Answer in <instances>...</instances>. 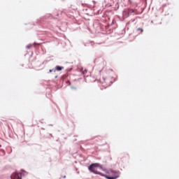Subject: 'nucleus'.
Listing matches in <instances>:
<instances>
[{
	"mask_svg": "<svg viewBox=\"0 0 179 179\" xmlns=\"http://www.w3.org/2000/svg\"><path fill=\"white\" fill-rule=\"evenodd\" d=\"M97 167L101 169V165L97 163L92 164L88 167V169L90 170V171H91V173H94V174H99V176L106 177L107 179H117L118 178V177H120V171L110 170V173L113 176H108L97 171Z\"/></svg>",
	"mask_w": 179,
	"mask_h": 179,
	"instance_id": "1",
	"label": "nucleus"
},
{
	"mask_svg": "<svg viewBox=\"0 0 179 179\" xmlns=\"http://www.w3.org/2000/svg\"><path fill=\"white\" fill-rule=\"evenodd\" d=\"M11 179H22V174L21 173H14L10 176Z\"/></svg>",
	"mask_w": 179,
	"mask_h": 179,
	"instance_id": "2",
	"label": "nucleus"
},
{
	"mask_svg": "<svg viewBox=\"0 0 179 179\" xmlns=\"http://www.w3.org/2000/svg\"><path fill=\"white\" fill-rule=\"evenodd\" d=\"M62 69H64V67L59 66H56V71H62Z\"/></svg>",
	"mask_w": 179,
	"mask_h": 179,
	"instance_id": "3",
	"label": "nucleus"
},
{
	"mask_svg": "<svg viewBox=\"0 0 179 179\" xmlns=\"http://www.w3.org/2000/svg\"><path fill=\"white\" fill-rule=\"evenodd\" d=\"M138 31H140L141 33H143V29H142L141 28H138L137 29Z\"/></svg>",
	"mask_w": 179,
	"mask_h": 179,
	"instance_id": "4",
	"label": "nucleus"
},
{
	"mask_svg": "<svg viewBox=\"0 0 179 179\" xmlns=\"http://www.w3.org/2000/svg\"><path fill=\"white\" fill-rule=\"evenodd\" d=\"M129 13H134V10H129Z\"/></svg>",
	"mask_w": 179,
	"mask_h": 179,
	"instance_id": "5",
	"label": "nucleus"
},
{
	"mask_svg": "<svg viewBox=\"0 0 179 179\" xmlns=\"http://www.w3.org/2000/svg\"><path fill=\"white\" fill-rule=\"evenodd\" d=\"M34 45H40V43H34Z\"/></svg>",
	"mask_w": 179,
	"mask_h": 179,
	"instance_id": "6",
	"label": "nucleus"
},
{
	"mask_svg": "<svg viewBox=\"0 0 179 179\" xmlns=\"http://www.w3.org/2000/svg\"><path fill=\"white\" fill-rule=\"evenodd\" d=\"M68 83H69V85H71V83H70L69 81H68Z\"/></svg>",
	"mask_w": 179,
	"mask_h": 179,
	"instance_id": "7",
	"label": "nucleus"
},
{
	"mask_svg": "<svg viewBox=\"0 0 179 179\" xmlns=\"http://www.w3.org/2000/svg\"><path fill=\"white\" fill-rule=\"evenodd\" d=\"M50 72H52V70H50Z\"/></svg>",
	"mask_w": 179,
	"mask_h": 179,
	"instance_id": "8",
	"label": "nucleus"
}]
</instances>
